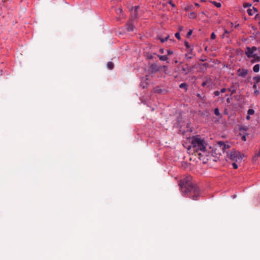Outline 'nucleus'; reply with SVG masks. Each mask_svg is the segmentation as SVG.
Segmentation results:
<instances>
[{
	"label": "nucleus",
	"mask_w": 260,
	"mask_h": 260,
	"mask_svg": "<svg viewBox=\"0 0 260 260\" xmlns=\"http://www.w3.org/2000/svg\"><path fill=\"white\" fill-rule=\"evenodd\" d=\"M179 185L184 195H187L193 200H198L200 194V190L197 185L193 184L190 178L181 180L179 183Z\"/></svg>",
	"instance_id": "obj_1"
},
{
	"label": "nucleus",
	"mask_w": 260,
	"mask_h": 260,
	"mask_svg": "<svg viewBox=\"0 0 260 260\" xmlns=\"http://www.w3.org/2000/svg\"><path fill=\"white\" fill-rule=\"evenodd\" d=\"M167 53H168V55H171V54H173V51H171L170 50H167Z\"/></svg>",
	"instance_id": "obj_40"
},
{
	"label": "nucleus",
	"mask_w": 260,
	"mask_h": 260,
	"mask_svg": "<svg viewBox=\"0 0 260 260\" xmlns=\"http://www.w3.org/2000/svg\"><path fill=\"white\" fill-rule=\"evenodd\" d=\"M216 38V35L214 32H212L211 35V39L214 40Z\"/></svg>",
	"instance_id": "obj_31"
},
{
	"label": "nucleus",
	"mask_w": 260,
	"mask_h": 260,
	"mask_svg": "<svg viewBox=\"0 0 260 260\" xmlns=\"http://www.w3.org/2000/svg\"><path fill=\"white\" fill-rule=\"evenodd\" d=\"M207 80L205 82H203L202 84V86H203V87L205 86L207 84Z\"/></svg>",
	"instance_id": "obj_43"
},
{
	"label": "nucleus",
	"mask_w": 260,
	"mask_h": 260,
	"mask_svg": "<svg viewBox=\"0 0 260 260\" xmlns=\"http://www.w3.org/2000/svg\"><path fill=\"white\" fill-rule=\"evenodd\" d=\"M254 2H259V0H254Z\"/></svg>",
	"instance_id": "obj_46"
},
{
	"label": "nucleus",
	"mask_w": 260,
	"mask_h": 260,
	"mask_svg": "<svg viewBox=\"0 0 260 260\" xmlns=\"http://www.w3.org/2000/svg\"><path fill=\"white\" fill-rule=\"evenodd\" d=\"M126 29L128 31H131L134 30V24L132 23V21H130L126 23Z\"/></svg>",
	"instance_id": "obj_8"
},
{
	"label": "nucleus",
	"mask_w": 260,
	"mask_h": 260,
	"mask_svg": "<svg viewBox=\"0 0 260 260\" xmlns=\"http://www.w3.org/2000/svg\"><path fill=\"white\" fill-rule=\"evenodd\" d=\"M247 73L248 71L246 69H239L237 71V74L240 77H244L247 75Z\"/></svg>",
	"instance_id": "obj_6"
},
{
	"label": "nucleus",
	"mask_w": 260,
	"mask_h": 260,
	"mask_svg": "<svg viewBox=\"0 0 260 260\" xmlns=\"http://www.w3.org/2000/svg\"><path fill=\"white\" fill-rule=\"evenodd\" d=\"M159 59L162 61H167L168 59V57L166 55H158Z\"/></svg>",
	"instance_id": "obj_13"
},
{
	"label": "nucleus",
	"mask_w": 260,
	"mask_h": 260,
	"mask_svg": "<svg viewBox=\"0 0 260 260\" xmlns=\"http://www.w3.org/2000/svg\"><path fill=\"white\" fill-rule=\"evenodd\" d=\"M220 92L219 91H215L214 92V95L215 96H218L220 94Z\"/></svg>",
	"instance_id": "obj_32"
},
{
	"label": "nucleus",
	"mask_w": 260,
	"mask_h": 260,
	"mask_svg": "<svg viewBox=\"0 0 260 260\" xmlns=\"http://www.w3.org/2000/svg\"><path fill=\"white\" fill-rule=\"evenodd\" d=\"M168 3L171 5L172 7H175L174 4L173 3L172 0H170L168 2Z\"/></svg>",
	"instance_id": "obj_36"
},
{
	"label": "nucleus",
	"mask_w": 260,
	"mask_h": 260,
	"mask_svg": "<svg viewBox=\"0 0 260 260\" xmlns=\"http://www.w3.org/2000/svg\"><path fill=\"white\" fill-rule=\"evenodd\" d=\"M191 146L189 147L188 150H189L191 148L193 150L198 153L199 156L202 155L199 151H202L205 153L207 144L204 139L201 138L199 136H193L191 138Z\"/></svg>",
	"instance_id": "obj_2"
},
{
	"label": "nucleus",
	"mask_w": 260,
	"mask_h": 260,
	"mask_svg": "<svg viewBox=\"0 0 260 260\" xmlns=\"http://www.w3.org/2000/svg\"><path fill=\"white\" fill-rule=\"evenodd\" d=\"M192 49L190 50V51L185 54V57L187 59H190L191 58L192 56Z\"/></svg>",
	"instance_id": "obj_14"
},
{
	"label": "nucleus",
	"mask_w": 260,
	"mask_h": 260,
	"mask_svg": "<svg viewBox=\"0 0 260 260\" xmlns=\"http://www.w3.org/2000/svg\"><path fill=\"white\" fill-rule=\"evenodd\" d=\"M182 70L184 72V74H187L190 71V68L186 64L185 67H183Z\"/></svg>",
	"instance_id": "obj_11"
},
{
	"label": "nucleus",
	"mask_w": 260,
	"mask_h": 260,
	"mask_svg": "<svg viewBox=\"0 0 260 260\" xmlns=\"http://www.w3.org/2000/svg\"><path fill=\"white\" fill-rule=\"evenodd\" d=\"M159 51H160V52H161L162 53H164V50L162 49H160Z\"/></svg>",
	"instance_id": "obj_45"
},
{
	"label": "nucleus",
	"mask_w": 260,
	"mask_h": 260,
	"mask_svg": "<svg viewBox=\"0 0 260 260\" xmlns=\"http://www.w3.org/2000/svg\"><path fill=\"white\" fill-rule=\"evenodd\" d=\"M122 12V9L119 8L116 10V13L117 14H120Z\"/></svg>",
	"instance_id": "obj_23"
},
{
	"label": "nucleus",
	"mask_w": 260,
	"mask_h": 260,
	"mask_svg": "<svg viewBox=\"0 0 260 260\" xmlns=\"http://www.w3.org/2000/svg\"><path fill=\"white\" fill-rule=\"evenodd\" d=\"M185 47H186L187 48H188V49L190 48V45H189V43H188V42H185Z\"/></svg>",
	"instance_id": "obj_33"
},
{
	"label": "nucleus",
	"mask_w": 260,
	"mask_h": 260,
	"mask_svg": "<svg viewBox=\"0 0 260 260\" xmlns=\"http://www.w3.org/2000/svg\"><path fill=\"white\" fill-rule=\"evenodd\" d=\"M139 8V6H135L132 8V11L133 13V17L134 18H136L137 17V10Z\"/></svg>",
	"instance_id": "obj_9"
},
{
	"label": "nucleus",
	"mask_w": 260,
	"mask_h": 260,
	"mask_svg": "<svg viewBox=\"0 0 260 260\" xmlns=\"http://www.w3.org/2000/svg\"><path fill=\"white\" fill-rule=\"evenodd\" d=\"M197 96L202 100H204V98H205V96L202 97L200 93H198Z\"/></svg>",
	"instance_id": "obj_35"
},
{
	"label": "nucleus",
	"mask_w": 260,
	"mask_h": 260,
	"mask_svg": "<svg viewBox=\"0 0 260 260\" xmlns=\"http://www.w3.org/2000/svg\"><path fill=\"white\" fill-rule=\"evenodd\" d=\"M257 50V47L253 46L252 47H247L246 49L245 54L247 57L253 58L256 54L255 52Z\"/></svg>",
	"instance_id": "obj_5"
},
{
	"label": "nucleus",
	"mask_w": 260,
	"mask_h": 260,
	"mask_svg": "<svg viewBox=\"0 0 260 260\" xmlns=\"http://www.w3.org/2000/svg\"><path fill=\"white\" fill-rule=\"evenodd\" d=\"M192 9H193V6H187L185 8V10L187 11H189L190 10H192Z\"/></svg>",
	"instance_id": "obj_26"
},
{
	"label": "nucleus",
	"mask_w": 260,
	"mask_h": 260,
	"mask_svg": "<svg viewBox=\"0 0 260 260\" xmlns=\"http://www.w3.org/2000/svg\"><path fill=\"white\" fill-rule=\"evenodd\" d=\"M197 17V14L195 12H191L189 14V18L190 19H194Z\"/></svg>",
	"instance_id": "obj_17"
},
{
	"label": "nucleus",
	"mask_w": 260,
	"mask_h": 260,
	"mask_svg": "<svg viewBox=\"0 0 260 260\" xmlns=\"http://www.w3.org/2000/svg\"><path fill=\"white\" fill-rule=\"evenodd\" d=\"M232 166L234 169H237L238 167L237 164L236 163L235 161H234L233 163H232Z\"/></svg>",
	"instance_id": "obj_28"
},
{
	"label": "nucleus",
	"mask_w": 260,
	"mask_h": 260,
	"mask_svg": "<svg viewBox=\"0 0 260 260\" xmlns=\"http://www.w3.org/2000/svg\"><path fill=\"white\" fill-rule=\"evenodd\" d=\"M253 58L251 60L252 63H254L255 62H258L260 61V57L258 56L257 54H256Z\"/></svg>",
	"instance_id": "obj_12"
},
{
	"label": "nucleus",
	"mask_w": 260,
	"mask_h": 260,
	"mask_svg": "<svg viewBox=\"0 0 260 260\" xmlns=\"http://www.w3.org/2000/svg\"><path fill=\"white\" fill-rule=\"evenodd\" d=\"M169 37V36H168L167 37H166L165 38H164H164H159V39H160V41H161V43H164L165 41H166L168 39Z\"/></svg>",
	"instance_id": "obj_24"
},
{
	"label": "nucleus",
	"mask_w": 260,
	"mask_h": 260,
	"mask_svg": "<svg viewBox=\"0 0 260 260\" xmlns=\"http://www.w3.org/2000/svg\"><path fill=\"white\" fill-rule=\"evenodd\" d=\"M227 157L232 161L237 162L242 159L243 155L238 151L233 150L229 153L226 152Z\"/></svg>",
	"instance_id": "obj_3"
},
{
	"label": "nucleus",
	"mask_w": 260,
	"mask_h": 260,
	"mask_svg": "<svg viewBox=\"0 0 260 260\" xmlns=\"http://www.w3.org/2000/svg\"><path fill=\"white\" fill-rule=\"evenodd\" d=\"M212 3L217 8H220L221 6V5L220 3H217L215 1L212 2Z\"/></svg>",
	"instance_id": "obj_19"
},
{
	"label": "nucleus",
	"mask_w": 260,
	"mask_h": 260,
	"mask_svg": "<svg viewBox=\"0 0 260 260\" xmlns=\"http://www.w3.org/2000/svg\"><path fill=\"white\" fill-rule=\"evenodd\" d=\"M175 37L178 39V40H180L181 38H180V34L179 32H176L175 34Z\"/></svg>",
	"instance_id": "obj_29"
},
{
	"label": "nucleus",
	"mask_w": 260,
	"mask_h": 260,
	"mask_svg": "<svg viewBox=\"0 0 260 260\" xmlns=\"http://www.w3.org/2000/svg\"><path fill=\"white\" fill-rule=\"evenodd\" d=\"M254 80L255 81L256 83H258L260 82V76H258L254 78Z\"/></svg>",
	"instance_id": "obj_21"
},
{
	"label": "nucleus",
	"mask_w": 260,
	"mask_h": 260,
	"mask_svg": "<svg viewBox=\"0 0 260 260\" xmlns=\"http://www.w3.org/2000/svg\"><path fill=\"white\" fill-rule=\"evenodd\" d=\"M228 91H230L231 92V94H233L236 93V92L235 89H232L231 88H228Z\"/></svg>",
	"instance_id": "obj_25"
},
{
	"label": "nucleus",
	"mask_w": 260,
	"mask_h": 260,
	"mask_svg": "<svg viewBox=\"0 0 260 260\" xmlns=\"http://www.w3.org/2000/svg\"><path fill=\"white\" fill-rule=\"evenodd\" d=\"M242 140L243 141H246V136H245V135H244V136H242Z\"/></svg>",
	"instance_id": "obj_41"
},
{
	"label": "nucleus",
	"mask_w": 260,
	"mask_h": 260,
	"mask_svg": "<svg viewBox=\"0 0 260 260\" xmlns=\"http://www.w3.org/2000/svg\"><path fill=\"white\" fill-rule=\"evenodd\" d=\"M160 69V67H159L156 63H152L151 64L150 67V70L151 73H156Z\"/></svg>",
	"instance_id": "obj_7"
},
{
	"label": "nucleus",
	"mask_w": 260,
	"mask_h": 260,
	"mask_svg": "<svg viewBox=\"0 0 260 260\" xmlns=\"http://www.w3.org/2000/svg\"><path fill=\"white\" fill-rule=\"evenodd\" d=\"M195 5L197 6H199V4H198V3H196L195 4Z\"/></svg>",
	"instance_id": "obj_47"
},
{
	"label": "nucleus",
	"mask_w": 260,
	"mask_h": 260,
	"mask_svg": "<svg viewBox=\"0 0 260 260\" xmlns=\"http://www.w3.org/2000/svg\"><path fill=\"white\" fill-rule=\"evenodd\" d=\"M254 94L255 95L257 96V95H258L259 94V92L258 90L256 89V90H254Z\"/></svg>",
	"instance_id": "obj_34"
},
{
	"label": "nucleus",
	"mask_w": 260,
	"mask_h": 260,
	"mask_svg": "<svg viewBox=\"0 0 260 260\" xmlns=\"http://www.w3.org/2000/svg\"><path fill=\"white\" fill-rule=\"evenodd\" d=\"M249 115H247V117H246V119H248V120L250 119V116H249Z\"/></svg>",
	"instance_id": "obj_44"
},
{
	"label": "nucleus",
	"mask_w": 260,
	"mask_h": 260,
	"mask_svg": "<svg viewBox=\"0 0 260 260\" xmlns=\"http://www.w3.org/2000/svg\"><path fill=\"white\" fill-rule=\"evenodd\" d=\"M179 87L181 88L187 89V85L185 83H182L179 85Z\"/></svg>",
	"instance_id": "obj_18"
},
{
	"label": "nucleus",
	"mask_w": 260,
	"mask_h": 260,
	"mask_svg": "<svg viewBox=\"0 0 260 260\" xmlns=\"http://www.w3.org/2000/svg\"><path fill=\"white\" fill-rule=\"evenodd\" d=\"M214 114L217 116L220 115V112L218 108H215L214 109Z\"/></svg>",
	"instance_id": "obj_22"
},
{
	"label": "nucleus",
	"mask_w": 260,
	"mask_h": 260,
	"mask_svg": "<svg viewBox=\"0 0 260 260\" xmlns=\"http://www.w3.org/2000/svg\"><path fill=\"white\" fill-rule=\"evenodd\" d=\"M229 33V32L228 31V30H226V29H225V30H224V34H223V37H222L223 38L225 35H226V34H228Z\"/></svg>",
	"instance_id": "obj_38"
},
{
	"label": "nucleus",
	"mask_w": 260,
	"mask_h": 260,
	"mask_svg": "<svg viewBox=\"0 0 260 260\" xmlns=\"http://www.w3.org/2000/svg\"><path fill=\"white\" fill-rule=\"evenodd\" d=\"M153 58V55L150 54H148L147 55V59H151Z\"/></svg>",
	"instance_id": "obj_30"
},
{
	"label": "nucleus",
	"mask_w": 260,
	"mask_h": 260,
	"mask_svg": "<svg viewBox=\"0 0 260 260\" xmlns=\"http://www.w3.org/2000/svg\"><path fill=\"white\" fill-rule=\"evenodd\" d=\"M192 30H190L188 32V33H187V36H190L192 34Z\"/></svg>",
	"instance_id": "obj_42"
},
{
	"label": "nucleus",
	"mask_w": 260,
	"mask_h": 260,
	"mask_svg": "<svg viewBox=\"0 0 260 260\" xmlns=\"http://www.w3.org/2000/svg\"><path fill=\"white\" fill-rule=\"evenodd\" d=\"M227 90H228V89L223 88L221 89L220 92V93H224Z\"/></svg>",
	"instance_id": "obj_37"
},
{
	"label": "nucleus",
	"mask_w": 260,
	"mask_h": 260,
	"mask_svg": "<svg viewBox=\"0 0 260 260\" xmlns=\"http://www.w3.org/2000/svg\"><path fill=\"white\" fill-rule=\"evenodd\" d=\"M229 148L230 146L229 145L225 144L221 141L217 142L215 145V153L220 155H221L222 152L226 153V150L229 149Z\"/></svg>",
	"instance_id": "obj_4"
},
{
	"label": "nucleus",
	"mask_w": 260,
	"mask_h": 260,
	"mask_svg": "<svg viewBox=\"0 0 260 260\" xmlns=\"http://www.w3.org/2000/svg\"><path fill=\"white\" fill-rule=\"evenodd\" d=\"M107 68L110 69V70H112L114 68V64L113 62L110 61V62H108L107 64Z\"/></svg>",
	"instance_id": "obj_15"
},
{
	"label": "nucleus",
	"mask_w": 260,
	"mask_h": 260,
	"mask_svg": "<svg viewBox=\"0 0 260 260\" xmlns=\"http://www.w3.org/2000/svg\"><path fill=\"white\" fill-rule=\"evenodd\" d=\"M253 70L255 73L258 72L259 71V65L258 64H255L253 68Z\"/></svg>",
	"instance_id": "obj_16"
},
{
	"label": "nucleus",
	"mask_w": 260,
	"mask_h": 260,
	"mask_svg": "<svg viewBox=\"0 0 260 260\" xmlns=\"http://www.w3.org/2000/svg\"><path fill=\"white\" fill-rule=\"evenodd\" d=\"M247 113H248V115H253L254 113V110H253L252 109H249L248 110Z\"/></svg>",
	"instance_id": "obj_20"
},
{
	"label": "nucleus",
	"mask_w": 260,
	"mask_h": 260,
	"mask_svg": "<svg viewBox=\"0 0 260 260\" xmlns=\"http://www.w3.org/2000/svg\"><path fill=\"white\" fill-rule=\"evenodd\" d=\"M257 12V9L254 7H253L252 9H248L247 10V13L250 16H252L254 14Z\"/></svg>",
	"instance_id": "obj_10"
},
{
	"label": "nucleus",
	"mask_w": 260,
	"mask_h": 260,
	"mask_svg": "<svg viewBox=\"0 0 260 260\" xmlns=\"http://www.w3.org/2000/svg\"><path fill=\"white\" fill-rule=\"evenodd\" d=\"M257 83H255L254 84V85H253V89H254V90L257 89H256V88H257Z\"/></svg>",
	"instance_id": "obj_39"
},
{
	"label": "nucleus",
	"mask_w": 260,
	"mask_h": 260,
	"mask_svg": "<svg viewBox=\"0 0 260 260\" xmlns=\"http://www.w3.org/2000/svg\"><path fill=\"white\" fill-rule=\"evenodd\" d=\"M251 6V4H250V3H244V5H243V7L244 8H247V7H250Z\"/></svg>",
	"instance_id": "obj_27"
},
{
	"label": "nucleus",
	"mask_w": 260,
	"mask_h": 260,
	"mask_svg": "<svg viewBox=\"0 0 260 260\" xmlns=\"http://www.w3.org/2000/svg\"><path fill=\"white\" fill-rule=\"evenodd\" d=\"M227 102H228V103H230V99H229V98H228V99H227Z\"/></svg>",
	"instance_id": "obj_48"
}]
</instances>
